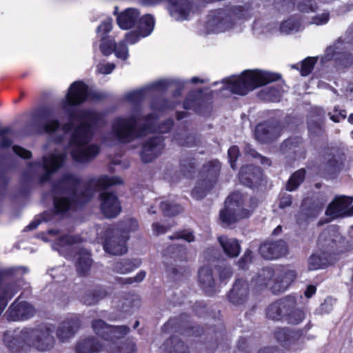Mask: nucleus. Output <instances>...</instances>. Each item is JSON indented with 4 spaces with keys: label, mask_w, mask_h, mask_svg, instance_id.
I'll return each mask as SVG.
<instances>
[{
    "label": "nucleus",
    "mask_w": 353,
    "mask_h": 353,
    "mask_svg": "<svg viewBox=\"0 0 353 353\" xmlns=\"http://www.w3.org/2000/svg\"><path fill=\"white\" fill-rule=\"evenodd\" d=\"M168 85V81L166 80H160L151 85L152 89L164 88Z\"/></svg>",
    "instance_id": "0e129e2a"
},
{
    "label": "nucleus",
    "mask_w": 353,
    "mask_h": 353,
    "mask_svg": "<svg viewBox=\"0 0 353 353\" xmlns=\"http://www.w3.org/2000/svg\"><path fill=\"white\" fill-rule=\"evenodd\" d=\"M316 59L315 57H308L305 59L301 64V74L302 76L308 75L312 70Z\"/></svg>",
    "instance_id": "a18cd8bd"
},
{
    "label": "nucleus",
    "mask_w": 353,
    "mask_h": 353,
    "mask_svg": "<svg viewBox=\"0 0 353 353\" xmlns=\"http://www.w3.org/2000/svg\"><path fill=\"white\" fill-rule=\"evenodd\" d=\"M250 16L249 10L241 6L216 10L208 16L207 26L214 32H223L232 28L237 21L248 19Z\"/></svg>",
    "instance_id": "423d86ee"
},
{
    "label": "nucleus",
    "mask_w": 353,
    "mask_h": 353,
    "mask_svg": "<svg viewBox=\"0 0 353 353\" xmlns=\"http://www.w3.org/2000/svg\"><path fill=\"white\" fill-rule=\"evenodd\" d=\"M275 336L279 341H284L289 339V334L285 329H279L276 331Z\"/></svg>",
    "instance_id": "bf43d9fd"
},
{
    "label": "nucleus",
    "mask_w": 353,
    "mask_h": 353,
    "mask_svg": "<svg viewBox=\"0 0 353 353\" xmlns=\"http://www.w3.org/2000/svg\"><path fill=\"white\" fill-rule=\"evenodd\" d=\"M332 264L327 253L314 254L308 259V268L310 270H316L325 268Z\"/></svg>",
    "instance_id": "2f4dec72"
},
{
    "label": "nucleus",
    "mask_w": 353,
    "mask_h": 353,
    "mask_svg": "<svg viewBox=\"0 0 353 353\" xmlns=\"http://www.w3.org/2000/svg\"><path fill=\"white\" fill-rule=\"evenodd\" d=\"M128 239V236L121 235L119 229H109L103 245L104 250L111 254H123L127 252Z\"/></svg>",
    "instance_id": "9b49d317"
},
{
    "label": "nucleus",
    "mask_w": 353,
    "mask_h": 353,
    "mask_svg": "<svg viewBox=\"0 0 353 353\" xmlns=\"http://www.w3.org/2000/svg\"><path fill=\"white\" fill-rule=\"evenodd\" d=\"M210 163L205 166L204 170L208 172L206 179L199 183L192 190V195L196 199H200L206 194V191L211 188L216 183V178L219 171L220 165L219 162Z\"/></svg>",
    "instance_id": "4468645a"
},
{
    "label": "nucleus",
    "mask_w": 353,
    "mask_h": 353,
    "mask_svg": "<svg viewBox=\"0 0 353 353\" xmlns=\"http://www.w3.org/2000/svg\"><path fill=\"white\" fill-rule=\"evenodd\" d=\"M252 252L249 250L246 251L239 262V268L241 269L247 268L248 267V264L252 261Z\"/></svg>",
    "instance_id": "603ef678"
},
{
    "label": "nucleus",
    "mask_w": 353,
    "mask_h": 353,
    "mask_svg": "<svg viewBox=\"0 0 353 353\" xmlns=\"http://www.w3.org/2000/svg\"><path fill=\"white\" fill-rule=\"evenodd\" d=\"M139 14V12L134 8L125 9L118 16L117 23L122 29H130L135 25Z\"/></svg>",
    "instance_id": "393cba45"
},
{
    "label": "nucleus",
    "mask_w": 353,
    "mask_h": 353,
    "mask_svg": "<svg viewBox=\"0 0 353 353\" xmlns=\"http://www.w3.org/2000/svg\"><path fill=\"white\" fill-rule=\"evenodd\" d=\"M146 273L144 271H140L134 277L128 278L127 279L128 283L141 282L145 277Z\"/></svg>",
    "instance_id": "052dcab7"
},
{
    "label": "nucleus",
    "mask_w": 353,
    "mask_h": 353,
    "mask_svg": "<svg viewBox=\"0 0 353 353\" xmlns=\"http://www.w3.org/2000/svg\"><path fill=\"white\" fill-rule=\"evenodd\" d=\"M343 43L338 41L334 46H330L326 49L323 57V61H327L332 58L334 59L336 66L339 68H345L353 64V57L349 52L341 51Z\"/></svg>",
    "instance_id": "ddd939ff"
},
{
    "label": "nucleus",
    "mask_w": 353,
    "mask_h": 353,
    "mask_svg": "<svg viewBox=\"0 0 353 353\" xmlns=\"http://www.w3.org/2000/svg\"><path fill=\"white\" fill-rule=\"evenodd\" d=\"M281 77L279 74L261 70H248L239 77H232L224 80L225 89L232 92L245 95L254 89L275 81Z\"/></svg>",
    "instance_id": "7ed1b4c3"
},
{
    "label": "nucleus",
    "mask_w": 353,
    "mask_h": 353,
    "mask_svg": "<svg viewBox=\"0 0 353 353\" xmlns=\"http://www.w3.org/2000/svg\"><path fill=\"white\" fill-rule=\"evenodd\" d=\"M101 210L107 218H113L117 216L121 210V203L117 196L112 193H103L100 196Z\"/></svg>",
    "instance_id": "f3484780"
},
{
    "label": "nucleus",
    "mask_w": 353,
    "mask_h": 353,
    "mask_svg": "<svg viewBox=\"0 0 353 353\" xmlns=\"http://www.w3.org/2000/svg\"><path fill=\"white\" fill-rule=\"evenodd\" d=\"M138 228L137 221L133 219H128L122 222L119 232L121 235H127V233L134 231Z\"/></svg>",
    "instance_id": "c03bdc74"
},
{
    "label": "nucleus",
    "mask_w": 353,
    "mask_h": 353,
    "mask_svg": "<svg viewBox=\"0 0 353 353\" xmlns=\"http://www.w3.org/2000/svg\"><path fill=\"white\" fill-rule=\"evenodd\" d=\"M231 270L230 268L224 269L221 273H220V279L223 281H225L228 278L230 277L231 276Z\"/></svg>",
    "instance_id": "774afa93"
},
{
    "label": "nucleus",
    "mask_w": 353,
    "mask_h": 353,
    "mask_svg": "<svg viewBox=\"0 0 353 353\" xmlns=\"http://www.w3.org/2000/svg\"><path fill=\"white\" fill-rule=\"evenodd\" d=\"M11 130L9 128H0V137L1 138L0 148H6L11 145L12 141L7 137V135L9 134Z\"/></svg>",
    "instance_id": "de8ad7c7"
},
{
    "label": "nucleus",
    "mask_w": 353,
    "mask_h": 353,
    "mask_svg": "<svg viewBox=\"0 0 353 353\" xmlns=\"http://www.w3.org/2000/svg\"><path fill=\"white\" fill-rule=\"evenodd\" d=\"M330 19V13L328 11L324 10L322 13H318L312 17L311 23L321 26L327 23Z\"/></svg>",
    "instance_id": "49530a36"
},
{
    "label": "nucleus",
    "mask_w": 353,
    "mask_h": 353,
    "mask_svg": "<svg viewBox=\"0 0 353 353\" xmlns=\"http://www.w3.org/2000/svg\"><path fill=\"white\" fill-rule=\"evenodd\" d=\"M344 163V159L341 157L336 158H333L332 159L329 161V166L332 168L334 170H339L343 165Z\"/></svg>",
    "instance_id": "4d7b16f0"
},
{
    "label": "nucleus",
    "mask_w": 353,
    "mask_h": 353,
    "mask_svg": "<svg viewBox=\"0 0 353 353\" xmlns=\"http://www.w3.org/2000/svg\"><path fill=\"white\" fill-rule=\"evenodd\" d=\"M281 94V89L279 87L269 88L268 89L263 90L261 92V96L263 99L270 101H277Z\"/></svg>",
    "instance_id": "37998d69"
},
{
    "label": "nucleus",
    "mask_w": 353,
    "mask_h": 353,
    "mask_svg": "<svg viewBox=\"0 0 353 353\" xmlns=\"http://www.w3.org/2000/svg\"><path fill=\"white\" fill-rule=\"evenodd\" d=\"M299 28L300 23L294 19H289L284 21L280 26V30L284 34H290L297 32Z\"/></svg>",
    "instance_id": "ea45409f"
},
{
    "label": "nucleus",
    "mask_w": 353,
    "mask_h": 353,
    "mask_svg": "<svg viewBox=\"0 0 353 353\" xmlns=\"http://www.w3.org/2000/svg\"><path fill=\"white\" fill-rule=\"evenodd\" d=\"M262 176L263 174L260 168L247 165L241 168L239 179L244 185L252 187L259 183Z\"/></svg>",
    "instance_id": "5701e85b"
},
{
    "label": "nucleus",
    "mask_w": 353,
    "mask_h": 353,
    "mask_svg": "<svg viewBox=\"0 0 353 353\" xmlns=\"http://www.w3.org/2000/svg\"><path fill=\"white\" fill-rule=\"evenodd\" d=\"M219 242L224 252L229 257H236L241 251L239 241L233 238L221 236L219 238Z\"/></svg>",
    "instance_id": "cd10ccee"
},
{
    "label": "nucleus",
    "mask_w": 353,
    "mask_h": 353,
    "mask_svg": "<svg viewBox=\"0 0 353 353\" xmlns=\"http://www.w3.org/2000/svg\"><path fill=\"white\" fill-rule=\"evenodd\" d=\"M161 0H155L154 3ZM168 9L170 15L175 20L186 19L191 12V6L188 0H168Z\"/></svg>",
    "instance_id": "aec40b11"
},
{
    "label": "nucleus",
    "mask_w": 353,
    "mask_h": 353,
    "mask_svg": "<svg viewBox=\"0 0 353 353\" xmlns=\"http://www.w3.org/2000/svg\"><path fill=\"white\" fill-rule=\"evenodd\" d=\"M81 239L78 236H64L60 238L53 245V249L57 250L60 254L68 255L76 246V243L80 242Z\"/></svg>",
    "instance_id": "bb28decb"
},
{
    "label": "nucleus",
    "mask_w": 353,
    "mask_h": 353,
    "mask_svg": "<svg viewBox=\"0 0 353 353\" xmlns=\"http://www.w3.org/2000/svg\"><path fill=\"white\" fill-rule=\"evenodd\" d=\"M172 124V121L168 120L161 126L158 127L157 129H154V131L159 133H165L170 129Z\"/></svg>",
    "instance_id": "680f3d73"
},
{
    "label": "nucleus",
    "mask_w": 353,
    "mask_h": 353,
    "mask_svg": "<svg viewBox=\"0 0 353 353\" xmlns=\"http://www.w3.org/2000/svg\"><path fill=\"white\" fill-rule=\"evenodd\" d=\"M14 292L12 290V288H8V289L4 292V294L1 296L0 300V314L3 311V308L5 307L6 305V302L5 300L7 299H11L12 296L14 295Z\"/></svg>",
    "instance_id": "864d4df0"
},
{
    "label": "nucleus",
    "mask_w": 353,
    "mask_h": 353,
    "mask_svg": "<svg viewBox=\"0 0 353 353\" xmlns=\"http://www.w3.org/2000/svg\"><path fill=\"white\" fill-rule=\"evenodd\" d=\"M114 69V65L113 63H100L97 65V71L103 74H110Z\"/></svg>",
    "instance_id": "5fc2aeb1"
},
{
    "label": "nucleus",
    "mask_w": 353,
    "mask_h": 353,
    "mask_svg": "<svg viewBox=\"0 0 353 353\" xmlns=\"http://www.w3.org/2000/svg\"><path fill=\"white\" fill-rule=\"evenodd\" d=\"M294 303L295 297L287 296L283 298L268 307L267 315L269 318L272 319H279L282 317H285V314L293 307Z\"/></svg>",
    "instance_id": "6ab92c4d"
},
{
    "label": "nucleus",
    "mask_w": 353,
    "mask_h": 353,
    "mask_svg": "<svg viewBox=\"0 0 353 353\" xmlns=\"http://www.w3.org/2000/svg\"><path fill=\"white\" fill-rule=\"evenodd\" d=\"M261 256L267 259L279 258L287 253V246L284 241L264 243L259 248Z\"/></svg>",
    "instance_id": "412c9836"
},
{
    "label": "nucleus",
    "mask_w": 353,
    "mask_h": 353,
    "mask_svg": "<svg viewBox=\"0 0 353 353\" xmlns=\"http://www.w3.org/2000/svg\"><path fill=\"white\" fill-rule=\"evenodd\" d=\"M12 150L14 152V153H16L18 156L23 159H28L31 156V153L30 151L26 150L24 148H22L17 145H14Z\"/></svg>",
    "instance_id": "13d9d810"
},
{
    "label": "nucleus",
    "mask_w": 353,
    "mask_h": 353,
    "mask_svg": "<svg viewBox=\"0 0 353 353\" xmlns=\"http://www.w3.org/2000/svg\"><path fill=\"white\" fill-rule=\"evenodd\" d=\"M243 196L239 192H234L225 200V208L220 212L221 221L226 224L234 223L250 216V211L243 206Z\"/></svg>",
    "instance_id": "1a4fd4ad"
},
{
    "label": "nucleus",
    "mask_w": 353,
    "mask_h": 353,
    "mask_svg": "<svg viewBox=\"0 0 353 353\" xmlns=\"http://www.w3.org/2000/svg\"><path fill=\"white\" fill-rule=\"evenodd\" d=\"M164 145L161 137L157 136L150 138L144 144L141 152V158L144 162L152 161L157 157L163 151Z\"/></svg>",
    "instance_id": "a211bd4d"
},
{
    "label": "nucleus",
    "mask_w": 353,
    "mask_h": 353,
    "mask_svg": "<svg viewBox=\"0 0 353 353\" xmlns=\"http://www.w3.org/2000/svg\"><path fill=\"white\" fill-rule=\"evenodd\" d=\"M330 119L334 122H339L341 120H343L346 117V112L344 110H339L336 108H335L332 112L329 113Z\"/></svg>",
    "instance_id": "8fccbe9b"
},
{
    "label": "nucleus",
    "mask_w": 353,
    "mask_h": 353,
    "mask_svg": "<svg viewBox=\"0 0 353 353\" xmlns=\"http://www.w3.org/2000/svg\"><path fill=\"white\" fill-rule=\"evenodd\" d=\"M228 154L230 165L234 169L235 168V161L239 154V148L236 146H232L228 150Z\"/></svg>",
    "instance_id": "3c124183"
},
{
    "label": "nucleus",
    "mask_w": 353,
    "mask_h": 353,
    "mask_svg": "<svg viewBox=\"0 0 353 353\" xmlns=\"http://www.w3.org/2000/svg\"><path fill=\"white\" fill-rule=\"evenodd\" d=\"M180 238L185 239L188 242H192L194 240V237L192 232H183L181 233Z\"/></svg>",
    "instance_id": "338daca9"
},
{
    "label": "nucleus",
    "mask_w": 353,
    "mask_h": 353,
    "mask_svg": "<svg viewBox=\"0 0 353 353\" xmlns=\"http://www.w3.org/2000/svg\"><path fill=\"white\" fill-rule=\"evenodd\" d=\"M199 281L202 288L209 294L214 292L213 288L214 281L211 270L208 267H203L199 272Z\"/></svg>",
    "instance_id": "473e14b6"
},
{
    "label": "nucleus",
    "mask_w": 353,
    "mask_h": 353,
    "mask_svg": "<svg viewBox=\"0 0 353 353\" xmlns=\"http://www.w3.org/2000/svg\"><path fill=\"white\" fill-rule=\"evenodd\" d=\"M149 88H142L140 90H134L127 94L126 97L130 101H136L143 98Z\"/></svg>",
    "instance_id": "09e8293b"
},
{
    "label": "nucleus",
    "mask_w": 353,
    "mask_h": 353,
    "mask_svg": "<svg viewBox=\"0 0 353 353\" xmlns=\"http://www.w3.org/2000/svg\"><path fill=\"white\" fill-rule=\"evenodd\" d=\"M277 128L268 123H260L255 128V137L262 143L268 142L269 141L276 138L277 135Z\"/></svg>",
    "instance_id": "c85d7f7f"
},
{
    "label": "nucleus",
    "mask_w": 353,
    "mask_h": 353,
    "mask_svg": "<svg viewBox=\"0 0 353 353\" xmlns=\"http://www.w3.org/2000/svg\"><path fill=\"white\" fill-rule=\"evenodd\" d=\"M305 175V172L303 169L295 172L288 180L286 189L288 191L294 190L303 182Z\"/></svg>",
    "instance_id": "4c0bfd02"
},
{
    "label": "nucleus",
    "mask_w": 353,
    "mask_h": 353,
    "mask_svg": "<svg viewBox=\"0 0 353 353\" xmlns=\"http://www.w3.org/2000/svg\"><path fill=\"white\" fill-rule=\"evenodd\" d=\"M43 130L48 133H57L63 134L67 135L68 132L71 130L70 125H65L63 128H60L59 123L55 119H49L43 125Z\"/></svg>",
    "instance_id": "e433bc0d"
},
{
    "label": "nucleus",
    "mask_w": 353,
    "mask_h": 353,
    "mask_svg": "<svg viewBox=\"0 0 353 353\" xmlns=\"http://www.w3.org/2000/svg\"><path fill=\"white\" fill-rule=\"evenodd\" d=\"M161 208L165 215L174 216L182 211V208L175 203L163 201L161 203Z\"/></svg>",
    "instance_id": "a19ab883"
},
{
    "label": "nucleus",
    "mask_w": 353,
    "mask_h": 353,
    "mask_svg": "<svg viewBox=\"0 0 353 353\" xmlns=\"http://www.w3.org/2000/svg\"><path fill=\"white\" fill-rule=\"evenodd\" d=\"M319 243L327 250V252H334L341 250L343 239L336 228H331L325 230L319 236Z\"/></svg>",
    "instance_id": "dca6fc26"
},
{
    "label": "nucleus",
    "mask_w": 353,
    "mask_h": 353,
    "mask_svg": "<svg viewBox=\"0 0 353 353\" xmlns=\"http://www.w3.org/2000/svg\"><path fill=\"white\" fill-rule=\"evenodd\" d=\"M79 327V320L77 318L68 319L63 321L57 332L58 338L62 341L72 336Z\"/></svg>",
    "instance_id": "a878e982"
},
{
    "label": "nucleus",
    "mask_w": 353,
    "mask_h": 353,
    "mask_svg": "<svg viewBox=\"0 0 353 353\" xmlns=\"http://www.w3.org/2000/svg\"><path fill=\"white\" fill-rule=\"evenodd\" d=\"M353 199L347 196H337L328 205L325 214L330 220L353 214Z\"/></svg>",
    "instance_id": "f8f14e48"
},
{
    "label": "nucleus",
    "mask_w": 353,
    "mask_h": 353,
    "mask_svg": "<svg viewBox=\"0 0 353 353\" xmlns=\"http://www.w3.org/2000/svg\"><path fill=\"white\" fill-rule=\"evenodd\" d=\"M99 117L93 111L84 112L81 116L79 125L71 134L69 144L71 156L75 161L88 162L99 153V147L96 145H88V143L92 134V125L97 123Z\"/></svg>",
    "instance_id": "f03ea898"
},
{
    "label": "nucleus",
    "mask_w": 353,
    "mask_h": 353,
    "mask_svg": "<svg viewBox=\"0 0 353 353\" xmlns=\"http://www.w3.org/2000/svg\"><path fill=\"white\" fill-rule=\"evenodd\" d=\"M249 294L248 285L243 280H238L229 294L230 301L235 305L243 303Z\"/></svg>",
    "instance_id": "b1692460"
},
{
    "label": "nucleus",
    "mask_w": 353,
    "mask_h": 353,
    "mask_svg": "<svg viewBox=\"0 0 353 353\" xmlns=\"http://www.w3.org/2000/svg\"><path fill=\"white\" fill-rule=\"evenodd\" d=\"M34 310L26 302H16L9 309L8 319L11 321L26 320L33 316Z\"/></svg>",
    "instance_id": "4be33fe9"
},
{
    "label": "nucleus",
    "mask_w": 353,
    "mask_h": 353,
    "mask_svg": "<svg viewBox=\"0 0 353 353\" xmlns=\"http://www.w3.org/2000/svg\"><path fill=\"white\" fill-rule=\"evenodd\" d=\"M154 19L152 15L143 16L139 23V31L140 36L145 37L150 35L154 30Z\"/></svg>",
    "instance_id": "f704fd0d"
},
{
    "label": "nucleus",
    "mask_w": 353,
    "mask_h": 353,
    "mask_svg": "<svg viewBox=\"0 0 353 353\" xmlns=\"http://www.w3.org/2000/svg\"><path fill=\"white\" fill-rule=\"evenodd\" d=\"M278 3H281L284 6L290 7V4L293 6L296 4L298 9L301 12H308L315 10L316 3H312L313 0H276Z\"/></svg>",
    "instance_id": "c9c22d12"
},
{
    "label": "nucleus",
    "mask_w": 353,
    "mask_h": 353,
    "mask_svg": "<svg viewBox=\"0 0 353 353\" xmlns=\"http://www.w3.org/2000/svg\"><path fill=\"white\" fill-rule=\"evenodd\" d=\"M112 27V19H107L97 29L98 34L101 39V51L105 56L110 55L114 52L118 59L125 60L128 57V49L126 45L123 42L115 44L105 38V34L111 30Z\"/></svg>",
    "instance_id": "9d476101"
},
{
    "label": "nucleus",
    "mask_w": 353,
    "mask_h": 353,
    "mask_svg": "<svg viewBox=\"0 0 353 353\" xmlns=\"http://www.w3.org/2000/svg\"><path fill=\"white\" fill-rule=\"evenodd\" d=\"M152 230L154 234H161L166 232L167 228L159 223H154L152 225Z\"/></svg>",
    "instance_id": "e2e57ef3"
},
{
    "label": "nucleus",
    "mask_w": 353,
    "mask_h": 353,
    "mask_svg": "<svg viewBox=\"0 0 353 353\" xmlns=\"http://www.w3.org/2000/svg\"><path fill=\"white\" fill-rule=\"evenodd\" d=\"M75 257L77 272L82 276L87 275L90 271L92 263L90 253L86 250H81Z\"/></svg>",
    "instance_id": "c756f323"
},
{
    "label": "nucleus",
    "mask_w": 353,
    "mask_h": 353,
    "mask_svg": "<svg viewBox=\"0 0 353 353\" xmlns=\"http://www.w3.org/2000/svg\"><path fill=\"white\" fill-rule=\"evenodd\" d=\"M87 98V85L81 81L74 82L70 86L65 99L63 101V108L67 110L69 106L80 104Z\"/></svg>",
    "instance_id": "2eb2a0df"
},
{
    "label": "nucleus",
    "mask_w": 353,
    "mask_h": 353,
    "mask_svg": "<svg viewBox=\"0 0 353 353\" xmlns=\"http://www.w3.org/2000/svg\"><path fill=\"white\" fill-rule=\"evenodd\" d=\"M122 179L119 176H102L93 178L88 182L81 184L77 177L70 176L64 179L63 185L69 186L63 190V194H71L72 201H69L64 196L54 199V207L57 212L66 211L73 207V205H82L90 201L94 194L101 189L107 188L113 185L122 183Z\"/></svg>",
    "instance_id": "f257e3e1"
},
{
    "label": "nucleus",
    "mask_w": 353,
    "mask_h": 353,
    "mask_svg": "<svg viewBox=\"0 0 353 353\" xmlns=\"http://www.w3.org/2000/svg\"><path fill=\"white\" fill-rule=\"evenodd\" d=\"M295 303H296V301ZM285 315L288 322L292 324H298L304 319L303 312L296 307V303L286 312Z\"/></svg>",
    "instance_id": "58836bf2"
},
{
    "label": "nucleus",
    "mask_w": 353,
    "mask_h": 353,
    "mask_svg": "<svg viewBox=\"0 0 353 353\" xmlns=\"http://www.w3.org/2000/svg\"><path fill=\"white\" fill-rule=\"evenodd\" d=\"M136 113L129 119H117L112 125V134L119 141L129 142L136 137H141L147 134L149 131L153 130L151 125H154V121L150 117L147 119L146 125L141 131L137 134L135 130Z\"/></svg>",
    "instance_id": "6e6552de"
},
{
    "label": "nucleus",
    "mask_w": 353,
    "mask_h": 353,
    "mask_svg": "<svg viewBox=\"0 0 353 353\" xmlns=\"http://www.w3.org/2000/svg\"><path fill=\"white\" fill-rule=\"evenodd\" d=\"M65 154L54 153L45 155L43 159L42 168L47 172L51 174L59 168L63 161Z\"/></svg>",
    "instance_id": "7c9ffc66"
},
{
    "label": "nucleus",
    "mask_w": 353,
    "mask_h": 353,
    "mask_svg": "<svg viewBox=\"0 0 353 353\" xmlns=\"http://www.w3.org/2000/svg\"><path fill=\"white\" fill-rule=\"evenodd\" d=\"M134 265L129 260L117 261L114 264L113 270L120 274H127L132 271Z\"/></svg>",
    "instance_id": "79ce46f5"
},
{
    "label": "nucleus",
    "mask_w": 353,
    "mask_h": 353,
    "mask_svg": "<svg viewBox=\"0 0 353 353\" xmlns=\"http://www.w3.org/2000/svg\"><path fill=\"white\" fill-rule=\"evenodd\" d=\"M92 327L97 334L101 335L104 338L103 346L109 353H134L135 349L133 345L130 347L129 351H125L123 347L117 346L112 341L114 339H119L125 335L129 332L128 327L124 325L109 326L101 320H96L92 322Z\"/></svg>",
    "instance_id": "0eeeda50"
},
{
    "label": "nucleus",
    "mask_w": 353,
    "mask_h": 353,
    "mask_svg": "<svg viewBox=\"0 0 353 353\" xmlns=\"http://www.w3.org/2000/svg\"><path fill=\"white\" fill-rule=\"evenodd\" d=\"M53 326H41L37 329L24 328L14 332H7L4 335V342L8 346L26 343L40 350L48 348L53 341Z\"/></svg>",
    "instance_id": "20e7f679"
},
{
    "label": "nucleus",
    "mask_w": 353,
    "mask_h": 353,
    "mask_svg": "<svg viewBox=\"0 0 353 353\" xmlns=\"http://www.w3.org/2000/svg\"><path fill=\"white\" fill-rule=\"evenodd\" d=\"M296 277L289 269L264 268L252 280V285L259 289L268 288L274 294L284 292Z\"/></svg>",
    "instance_id": "39448f33"
},
{
    "label": "nucleus",
    "mask_w": 353,
    "mask_h": 353,
    "mask_svg": "<svg viewBox=\"0 0 353 353\" xmlns=\"http://www.w3.org/2000/svg\"><path fill=\"white\" fill-rule=\"evenodd\" d=\"M141 38L140 34L138 32H130L125 34V39L130 44H134L138 41Z\"/></svg>",
    "instance_id": "6e6d98bb"
},
{
    "label": "nucleus",
    "mask_w": 353,
    "mask_h": 353,
    "mask_svg": "<svg viewBox=\"0 0 353 353\" xmlns=\"http://www.w3.org/2000/svg\"><path fill=\"white\" fill-rule=\"evenodd\" d=\"M164 353H189L187 347L176 337H173L163 345Z\"/></svg>",
    "instance_id": "72a5a7b5"
},
{
    "label": "nucleus",
    "mask_w": 353,
    "mask_h": 353,
    "mask_svg": "<svg viewBox=\"0 0 353 353\" xmlns=\"http://www.w3.org/2000/svg\"><path fill=\"white\" fill-rule=\"evenodd\" d=\"M291 197L290 195H288L286 196H283L281 198L279 203V206L282 208H285L287 206L290 205L291 204Z\"/></svg>",
    "instance_id": "69168bd1"
}]
</instances>
